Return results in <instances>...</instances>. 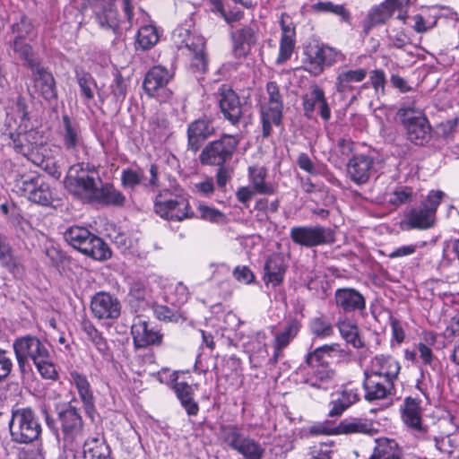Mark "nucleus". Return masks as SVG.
<instances>
[{"label": "nucleus", "mask_w": 459, "mask_h": 459, "mask_svg": "<svg viewBox=\"0 0 459 459\" xmlns=\"http://www.w3.org/2000/svg\"><path fill=\"white\" fill-rule=\"evenodd\" d=\"M78 85L84 98L91 100L94 98V89L97 87L96 82L90 74L82 73L76 75Z\"/></svg>", "instance_id": "5fc2aeb1"}, {"label": "nucleus", "mask_w": 459, "mask_h": 459, "mask_svg": "<svg viewBox=\"0 0 459 459\" xmlns=\"http://www.w3.org/2000/svg\"><path fill=\"white\" fill-rule=\"evenodd\" d=\"M367 74V70L364 68L341 71L335 80V89L337 92L343 97L351 95V100H356L357 95L353 94L356 90L354 84L364 81Z\"/></svg>", "instance_id": "cd10ccee"}, {"label": "nucleus", "mask_w": 459, "mask_h": 459, "mask_svg": "<svg viewBox=\"0 0 459 459\" xmlns=\"http://www.w3.org/2000/svg\"><path fill=\"white\" fill-rule=\"evenodd\" d=\"M288 265L283 255L281 254H273L265 261L264 266L263 281L264 284L272 287H277L283 282Z\"/></svg>", "instance_id": "a878e982"}, {"label": "nucleus", "mask_w": 459, "mask_h": 459, "mask_svg": "<svg viewBox=\"0 0 459 459\" xmlns=\"http://www.w3.org/2000/svg\"><path fill=\"white\" fill-rule=\"evenodd\" d=\"M100 183L101 178L97 168L83 162L72 165L65 178V186L67 191L85 202H92V197Z\"/></svg>", "instance_id": "f03ea898"}, {"label": "nucleus", "mask_w": 459, "mask_h": 459, "mask_svg": "<svg viewBox=\"0 0 459 459\" xmlns=\"http://www.w3.org/2000/svg\"><path fill=\"white\" fill-rule=\"evenodd\" d=\"M232 51L236 57L244 58L251 51L252 47L256 42L255 30L246 26L231 33Z\"/></svg>", "instance_id": "c756f323"}, {"label": "nucleus", "mask_w": 459, "mask_h": 459, "mask_svg": "<svg viewBox=\"0 0 459 459\" xmlns=\"http://www.w3.org/2000/svg\"><path fill=\"white\" fill-rule=\"evenodd\" d=\"M445 193L431 190L419 207L411 208L404 217L403 224L406 230H428L435 225L436 213Z\"/></svg>", "instance_id": "39448f33"}, {"label": "nucleus", "mask_w": 459, "mask_h": 459, "mask_svg": "<svg viewBox=\"0 0 459 459\" xmlns=\"http://www.w3.org/2000/svg\"><path fill=\"white\" fill-rule=\"evenodd\" d=\"M290 235L293 242L307 247L330 244L334 240L333 231L322 226L293 227Z\"/></svg>", "instance_id": "dca6fc26"}, {"label": "nucleus", "mask_w": 459, "mask_h": 459, "mask_svg": "<svg viewBox=\"0 0 459 459\" xmlns=\"http://www.w3.org/2000/svg\"><path fill=\"white\" fill-rule=\"evenodd\" d=\"M337 326L342 337L355 348L363 346V342L359 338V329L355 323L348 318L340 319Z\"/></svg>", "instance_id": "c03bdc74"}, {"label": "nucleus", "mask_w": 459, "mask_h": 459, "mask_svg": "<svg viewBox=\"0 0 459 459\" xmlns=\"http://www.w3.org/2000/svg\"><path fill=\"white\" fill-rule=\"evenodd\" d=\"M310 330L314 335L319 338L329 337L333 333L332 324L324 317L313 318L310 322Z\"/></svg>", "instance_id": "864d4df0"}, {"label": "nucleus", "mask_w": 459, "mask_h": 459, "mask_svg": "<svg viewBox=\"0 0 459 459\" xmlns=\"http://www.w3.org/2000/svg\"><path fill=\"white\" fill-rule=\"evenodd\" d=\"M26 108L25 100L19 97L16 102V109L21 122L15 132H10L13 148L18 153L27 157L28 160L48 173L56 175L57 169L55 161L53 159L44 156V152L47 151L46 137L38 129H28L30 118Z\"/></svg>", "instance_id": "f257e3e1"}, {"label": "nucleus", "mask_w": 459, "mask_h": 459, "mask_svg": "<svg viewBox=\"0 0 459 459\" xmlns=\"http://www.w3.org/2000/svg\"><path fill=\"white\" fill-rule=\"evenodd\" d=\"M300 322L297 319L290 320L284 328L274 334L273 349L274 352L273 359L277 362L278 359L281 356V351L285 349L290 342L297 336L300 329Z\"/></svg>", "instance_id": "2f4dec72"}, {"label": "nucleus", "mask_w": 459, "mask_h": 459, "mask_svg": "<svg viewBox=\"0 0 459 459\" xmlns=\"http://www.w3.org/2000/svg\"><path fill=\"white\" fill-rule=\"evenodd\" d=\"M400 369V364L394 358L390 355L377 354L371 359L364 375L394 381Z\"/></svg>", "instance_id": "4be33fe9"}, {"label": "nucleus", "mask_w": 459, "mask_h": 459, "mask_svg": "<svg viewBox=\"0 0 459 459\" xmlns=\"http://www.w3.org/2000/svg\"><path fill=\"white\" fill-rule=\"evenodd\" d=\"M199 218L210 222H220L225 218L224 214L218 209L208 206L204 204H199L197 206Z\"/></svg>", "instance_id": "13d9d810"}, {"label": "nucleus", "mask_w": 459, "mask_h": 459, "mask_svg": "<svg viewBox=\"0 0 459 459\" xmlns=\"http://www.w3.org/2000/svg\"><path fill=\"white\" fill-rule=\"evenodd\" d=\"M174 390L187 413L189 415H195L198 412V405L193 400L191 385L185 382H178L174 385Z\"/></svg>", "instance_id": "37998d69"}, {"label": "nucleus", "mask_w": 459, "mask_h": 459, "mask_svg": "<svg viewBox=\"0 0 459 459\" xmlns=\"http://www.w3.org/2000/svg\"><path fill=\"white\" fill-rule=\"evenodd\" d=\"M335 376V372L333 369L323 367L316 369L313 376L307 379V382L315 387L327 389L328 384H330Z\"/></svg>", "instance_id": "3c124183"}, {"label": "nucleus", "mask_w": 459, "mask_h": 459, "mask_svg": "<svg viewBox=\"0 0 459 459\" xmlns=\"http://www.w3.org/2000/svg\"><path fill=\"white\" fill-rule=\"evenodd\" d=\"M173 38L179 49L186 48L193 55V65L196 70L204 72L207 67L204 54V38L200 35H194L188 30L183 28L176 30Z\"/></svg>", "instance_id": "2eb2a0df"}, {"label": "nucleus", "mask_w": 459, "mask_h": 459, "mask_svg": "<svg viewBox=\"0 0 459 459\" xmlns=\"http://www.w3.org/2000/svg\"><path fill=\"white\" fill-rule=\"evenodd\" d=\"M266 92L267 98L264 102L283 105V99L280 91V87L275 82H269L266 84Z\"/></svg>", "instance_id": "680f3d73"}, {"label": "nucleus", "mask_w": 459, "mask_h": 459, "mask_svg": "<svg viewBox=\"0 0 459 459\" xmlns=\"http://www.w3.org/2000/svg\"><path fill=\"white\" fill-rule=\"evenodd\" d=\"M288 16L285 13L281 15L280 24L281 29V35L280 39L279 54L276 57L275 64L281 65L287 62L295 48L296 44V30L292 22H287Z\"/></svg>", "instance_id": "5701e85b"}, {"label": "nucleus", "mask_w": 459, "mask_h": 459, "mask_svg": "<svg viewBox=\"0 0 459 459\" xmlns=\"http://www.w3.org/2000/svg\"><path fill=\"white\" fill-rule=\"evenodd\" d=\"M217 101L224 118L231 125L237 126L247 111V104L228 84H221L216 93Z\"/></svg>", "instance_id": "4468645a"}, {"label": "nucleus", "mask_w": 459, "mask_h": 459, "mask_svg": "<svg viewBox=\"0 0 459 459\" xmlns=\"http://www.w3.org/2000/svg\"><path fill=\"white\" fill-rule=\"evenodd\" d=\"M112 98L115 102H122L126 96L127 87L125 79L120 74H116L113 83L110 85Z\"/></svg>", "instance_id": "bf43d9fd"}, {"label": "nucleus", "mask_w": 459, "mask_h": 459, "mask_svg": "<svg viewBox=\"0 0 459 459\" xmlns=\"http://www.w3.org/2000/svg\"><path fill=\"white\" fill-rule=\"evenodd\" d=\"M96 21L100 26L105 30H111L116 32L119 28L117 13L111 8L105 9L101 13H97Z\"/></svg>", "instance_id": "603ef678"}, {"label": "nucleus", "mask_w": 459, "mask_h": 459, "mask_svg": "<svg viewBox=\"0 0 459 459\" xmlns=\"http://www.w3.org/2000/svg\"><path fill=\"white\" fill-rule=\"evenodd\" d=\"M303 109L305 116L311 117L316 108H318L319 114L325 121L331 117V110L325 98L324 91L317 85H313L308 92L303 96Z\"/></svg>", "instance_id": "b1692460"}, {"label": "nucleus", "mask_w": 459, "mask_h": 459, "mask_svg": "<svg viewBox=\"0 0 459 459\" xmlns=\"http://www.w3.org/2000/svg\"><path fill=\"white\" fill-rule=\"evenodd\" d=\"M365 399L368 402L386 399L394 390V381L364 375Z\"/></svg>", "instance_id": "c85d7f7f"}, {"label": "nucleus", "mask_w": 459, "mask_h": 459, "mask_svg": "<svg viewBox=\"0 0 459 459\" xmlns=\"http://www.w3.org/2000/svg\"><path fill=\"white\" fill-rule=\"evenodd\" d=\"M397 116L411 142L421 145L429 139L431 127L421 109L404 106L398 110Z\"/></svg>", "instance_id": "6e6552de"}, {"label": "nucleus", "mask_w": 459, "mask_h": 459, "mask_svg": "<svg viewBox=\"0 0 459 459\" xmlns=\"http://www.w3.org/2000/svg\"><path fill=\"white\" fill-rule=\"evenodd\" d=\"M283 105L264 102L261 105V119L263 125V135L271 134L272 126H279L282 118Z\"/></svg>", "instance_id": "72a5a7b5"}, {"label": "nucleus", "mask_w": 459, "mask_h": 459, "mask_svg": "<svg viewBox=\"0 0 459 459\" xmlns=\"http://www.w3.org/2000/svg\"><path fill=\"white\" fill-rule=\"evenodd\" d=\"M342 352V350L338 343L323 345L309 352L306 357V362L311 368H315L317 365L323 366L328 363V359L341 355Z\"/></svg>", "instance_id": "4c0bfd02"}, {"label": "nucleus", "mask_w": 459, "mask_h": 459, "mask_svg": "<svg viewBox=\"0 0 459 459\" xmlns=\"http://www.w3.org/2000/svg\"><path fill=\"white\" fill-rule=\"evenodd\" d=\"M215 134L212 122L207 118H199L189 124L187 127L188 148L196 152L203 143Z\"/></svg>", "instance_id": "393cba45"}, {"label": "nucleus", "mask_w": 459, "mask_h": 459, "mask_svg": "<svg viewBox=\"0 0 459 459\" xmlns=\"http://www.w3.org/2000/svg\"><path fill=\"white\" fill-rule=\"evenodd\" d=\"M403 420L420 435L426 432V428L421 423L420 408L414 399L407 398L405 400L403 409Z\"/></svg>", "instance_id": "f704fd0d"}, {"label": "nucleus", "mask_w": 459, "mask_h": 459, "mask_svg": "<svg viewBox=\"0 0 459 459\" xmlns=\"http://www.w3.org/2000/svg\"><path fill=\"white\" fill-rule=\"evenodd\" d=\"M232 273L238 281L244 283V284H250L255 281V274L246 265L237 266L233 270Z\"/></svg>", "instance_id": "e2e57ef3"}, {"label": "nucleus", "mask_w": 459, "mask_h": 459, "mask_svg": "<svg viewBox=\"0 0 459 459\" xmlns=\"http://www.w3.org/2000/svg\"><path fill=\"white\" fill-rule=\"evenodd\" d=\"M91 311L99 320H113L119 317L121 304L117 298L108 292H98L91 300Z\"/></svg>", "instance_id": "412c9836"}, {"label": "nucleus", "mask_w": 459, "mask_h": 459, "mask_svg": "<svg viewBox=\"0 0 459 459\" xmlns=\"http://www.w3.org/2000/svg\"><path fill=\"white\" fill-rule=\"evenodd\" d=\"M160 35L157 28L152 24L142 26L137 34V44L143 49H150L157 44Z\"/></svg>", "instance_id": "49530a36"}, {"label": "nucleus", "mask_w": 459, "mask_h": 459, "mask_svg": "<svg viewBox=\"0 0 459 459\" xmlns=\"http://www.w3.org/2000/svg\"><path fill=\"white\" fill-rule=\"evenodd\" d=\"M169 122L165 116L156 113L148 120L147 132L153 139L160 140L168 134Z\"/></svg>", "instance_id": "de8ad7c7"}, {"label": "nucleus", "mask_w": 459, "mask_h": 459, "mask_svg": "<svg viewBox=\"0 0 459 459\" xmlns=\"http://www.w3.org/2000/svg\"><path fill=\"white\" fill-rule=\"evenodd\" d=\"M70 381L75 385L80 398L87 408L93 406V394L87 377L74 370L70 372Z\"/></svg>", "instance_id": "79ce46f5"}, {"label": "nucleus", "mask_w": 459, "mask_h": 459, "mask_svg": "<svg viewBox=\"0 0 459 459\" xmlns=\"http://www.w3.org/2000/svg\"><path fill=\"white\" fill-rule=\"evenodd\" d=\"M34 365L43 378L56 380L58 377V373L52 362L50 352L47 358L41 359Z\"/></svg>", "instance_id": "6e6d98bb"}, {"label": "nucleus", "mask_w": 459, "mask_h": 459, "mask_svg": "<svg viewBox=\"0 0 459 459\" xmlns=\"http://www.w3.org/2000/svg\"><path fill=\"white\" fill-rule=\"evenodd\" d=\"M223 443L244 459H263L265 447L254 438L245 436L237 425L221 428Z\"/></svg>", "instance_id": "0eeeda50"}, {"label": "nucleus", "mask_w": 459, "mask_h": 459, "mask_svg": "<svg viewBox=\"0 0 459 459\" xmlns=\"http://www.w3.org/2000/svg\"><path fill=\"white\" fill-rule=\"evenodd\" d=\"M376 446L368 459H400L401 449L397 442L387 437L375 439Z\"/></svg>", "instance_id": "e433bc0d"}, {"label": "nucleus", "mask_w": 459, "mask_h": 459, "mask_svg": "<svg viewBox=\"0 0 459 459\" xmlns=\"http://www.w3.org/2000/svg\"><path fill=\"white\" fill-rule=\"evenodd\" d=\"M143 175L133 169H126L122 172L121 180L124 186L134 188L142 182Z\"/></svg>", "instance_id": "0e129e2a"}, {"label": "nucleus", "mask_w": 459, "mask_h": 459, "mask_svg": "<svg viewBox=\"0 0 459 459\" xmlns=\"http://www.w3.org/2000/svg\"><path fill=\"white\" fill-rule=\"evenodd\" d=\"M125 201L126 197L120 191L110 184H103L102 181L92 197V202L109 205H123Z\"/></svg>", "instance_id": "58836bf2"}, {"label": "nucleus", "mask_w": 459, "mask_h": 459, "mask_svg": "<svg viewBox=\"0 0 459 459\" xmlns=\"http://www.w3.org/2000/svg\"><path fill=\"white\" fill-rule=\"evenodd\" d=\"M19 188L29 200L36 204L49 205L53 201L52 190L39 176L22 178Z\"/></svg>", "instance_id": "aec40b11"}, {"label": "nucleus", "mask_w": 459, "mask_h": 459, "mask_svg": "<svg viewBox=\"0 0 459 459\" xmlns=\"http://www.w3.org/2000/svg\"><path fill=\"white\" fill-rule=\"evenodd\" d=\"M311 434L314 435H340V434H356L363 433L372 435L374 429L371 423L366 420L352 419L344 420L340 422L336 427H332L326 422L317 423L310 427L309 429Z\"/></svg>", "instance_id": "f3484780"}, {"label": "nucleus", "mask_w": 459, "mask_h": 459, "mask_svg": "<svg viewBox=\"0 0 459 459\" xmlns=\"http://www.w3.org/2000/svg\"><path fill=\"white\" fill-rule=\"evenodd\" d=\"M134 342L136 347L143 348L149 345L160 344L162 341V334L150 324L138 318L131 328Z\"/></svg>", "instance_id": "bb28decb"}, {"label": "nucleus", "mask_w": 459, "mask_h": 459, "mask_svg": "<svg viewBox=\"0 0 459 459\" xmlns=\"http://www.w3.org/2000/svg\"><path fill=\"white\" fill-rule=\"evenodd\" d=\"M13 349L20 371L24 374L29 360L33 364L41 359L48 357L50 352L48 345L33 335H25L15 339L13 342Z\"/></svg>", "instance_id": "9d476101"}, {"label": "nucleus", "mask_w": 459, "mask_h": 459, "mask_svg": "<svg viewBox=\"0 0 459 459\" xmlns=\"http://www.w3.org/2000/svg\"><path fill=\"white\" fill-rule=\"evenodd\" d=\"M267 171L263 167H250L248 169V177L252 184V188L260 195H272L274 193L273 186L265 181Z\"/></svg>", "instance_id": "a19ab883"}, {"label": "nucleus", "mask_w": 459, "mask_h": 459, "mask_svg": "<svg viewBox=\"0 0 459 459\" xmlns=\"http://www.w3.org/2000/svg\"><path fill=\"white\" fill-rule=\"evenodd\" d=\"M414 199L413 192L411 188L399 187L394 191L389 202L394 205H401L412 202Z\"/></svg>", "instance_id": "052dcab7"}, {"label": "nucleus", "mask_w": 459, "mask_h": 459, "mask_svg": "<svg viewBox=\"0 0 459 459\" xmlns=\"http://www.w3.org/2000/svg\"><path fill=\"white\" fill-rule=\"evenodd\" d=\"M389 2H381L373 5L362 21V29L365 34L376 26L385 24L393 15L394 11L388 6Z\"/></svg>", "instance_id": "7c9ffc66"}, {"label": "nucleus", "mask_w": 459, "mask_h": 459, "mask_svg": "<svg viewBox=\"0 0 459 459\" xmlns=\"http://www.w3.org/2000/svg\"><path fill=\"white\" fill-rule=\"evenodd\" d=\"M82 329L84 333L87 334L88 338L91 340L92 344L95 346L97 351L105 358L109 355V348L107 343V341L104 339L102 334L98 331V329L89 322H85L83 324Z\"/></svg>", "instance_id": "09e8293b"}, {"label": "nucleus", "mask_w": 459, "mask_h": 459, "mask_svg": "<svg viewBox=\"0 0 459 459\" xmlns=\"http://www.w3.org/2000/svg\"><path fill=\"white\" fill-rule=\"evenodd\" d=\"M346 173L354 184L364 185L377 173L375 159L368 154H354L347 162Z\"/></svg>", "instance_id": "a211bd4d"}, {"label": "nucleus", "mask_w": 459, "mask_h": 459, "mask_svg": "<svg viewBox=\"0 0 459 459\" xmlns=\"http://www.w3.org/2000/svg\"><path fill=\"white\" fill-rule=\"evenodd\" d=\"M312 9L316 13H330L335 14L345 22L351 21V13L343 4H335L331 1H319L312 5Z\"/></svg>", "instance_id": "8fccbe9b"}, {"label": "nucleus", "mask_w": 459, "mask_h": 459, "mask_svg": "<svg viewBox=\"0 0 459 459\" xmlns=\"http://www.w3.org/2000/svg\"><path fill=\"white\" fill-rule=\"evenodd\" d=\"M339 399L343 402L348 408L353 403H357L359 400V392L358 388L346 385L343 387L342 391L340 394Z\"/></svg>", "instance_id": "69168bd1"}, {"label": "nucleus", "mask_w": 459, "mask_h": 459, "mask_svg": "<svg viewBox=\"0 0 459 459\" xmlns=\"http://www.w3.org/2000/svg\"><path fill=\"white\" fill-rule=\"evenodd\" d=\"M23 35L21 33L15 38L13 43V50L18 53L20 57L25 61L26 65L34 71L40 66L39 63L34 57L32 48L26 43H23Z\"/></svg>", "instance_id": "a18cd8bd"}, {"label": "nucleus", "mask_w": 459, "mask_h": 459, "mask_svg": "<svg viewBox=\"0 0 459 459\" xmlns=\"http://www.w3.org/2000/svg\"><path fill=\"white\" fill-rule=\"evenodd\" d=\"M58 420L63 433L64 446L76 450L83 438V423L81 415L74 407H68L58 413Z\"/></svg>", "instance_id": "9b49d317"}, {"label": "nucleus", "mask_w": 459, "mask_h": 459, "mask_svg": "<svg viewBox=\"0 0 459 459\" xmlns=\"http://www.w3.org/2000/svg\"><path fill=\"white\" fill-rule=\"evenodd\" d=\"M152 310L155 316L159 320L167 322H178L182 319V315L177 309H171L166 306L155 304L152 306Z\"/></svg>", "instance_id": "4d7b16f0"}, {"label": "nucleus", "mask_w": 459, "mask_h": 459, "mask_svg": "<svg viewBox=\"0 0 459 459\" xmlns=\"http://www.w3.org/2000/svg\"><path fill=\"white\" fill-rule=\"evenodd\" d=\"M60 137L63 148L74 158L80 160L86 154L82 128L81 125L67 115L62 117Z\"/></svg>", "instance_id": "f8f14e48"}, {"label": "nucleus", "mask_w": 459, "mask_h": 459, "mask_svg": "<svg viewBox=\"0 0 459 459\" xmlns=\"http://www.w3.org/2000/svg\"><path fill=\"white\" fill-rule=\"evenodd\" d=\"M10 435L17 444H30L39 438L42 428L36 412L30 407L13 410L9 422Z\"/></svg>", "instance_id": "7ed1b4c3"}, {"label": "nucleus", "mask_w": 459, "mask_h": 459, "mask_svg": "<svg viewBox=\"0 0 459 459\" xmlns=\"http://www.w3.org/2000/svg\"><path fill=\"white\" fill-rule=\"evenodd\" d=\"M241 137L239 134H222L218 140L208 143L199 155L201 164L223 166L235 153Z\"/></svg>", "instance_id": "423d86ee"}, {"label": "nucleus", "mask_w": 459, "mask_h": 459, "mask_svg": "<svg viewBox=\"0 0 459 459\" xmlns=\"http://www.w3.org/2000/svg\"><path fill=\"white\" fill-rule=\"evenodd\" d=\"M332 454V446L328 444H319L314 446L309 453L307 459H330Z\"/></svg>", "instance_id": "338daca9"}, {"label": "nucleus", "mask_w": 459, "mask_h": 459, "mask_svg": "<svg viewBox=\"0 0 459 459\" xmlns=\"http://www.w3.org/2000/svg\"><path fill=\"white\" fill-rule=\"evenodd\" d=\"M305 55L307 69L314 75L320 74L325 66L333 65L341 56L336 49L328 46L309 48Z\"/></svg>", "instance_id": "6ab92c4d"}, {"label": "nucleus", "mask_w": 459, "mask_h": 459, "mask_svg": "<svg viewBox=\"0 0 459 459\" xmlns=\"http://www.w3.org/2000/svg\"><path fill=\"white\" fill-rule=\"evenodd\" d=\"M169 191L160 192L154 201V212L161 218L182 221L195 216L188 199L183 195H171L168 197Z\"/></svg>", "instance_id": "1a4fd4ad"}, {"label": "nucleus", "mask_w": 459, "mask_h": 459, "mask_svg": "<svg viewBox=\"0 0 459 459\" xmlns=\"http://www.w3.org/2000/svg\"><path fill=\"white\" fill-rule=\"evenodd\" d=\"M174 74L162 65H155L145 74L143 90L150 97L163 102L169 100L172 91L168 88Z\"/></svg>", "instance_id": "ddd939ff"}, {"label": "nucleus", "mask_w": 459, "mask_h": 459, "mask_svg": "<svg viewBox=\"0 0 459 459\" xmlns=\"http://www.w3.org/2000/svg\"><path fill=\"white\" fill-rule=\"evenodd\" d=\"M37 76V86L39 88L42 97L46 100H56L57 96L56 82L53 75L46 71L41 65L32 71Z\"/></svg>", "instance_id": "ea45409f"}, {"label": "nucleus", "mask_w": 459, "mask_h": 459, "mask_svg": "<svg viewBox=\"0 0 459 459\" xmlns=\"http://www.w3.org/2000/svg\"><path fill=\"white\" fill-rule=\"evenodd\" d=\"M64 238L72 247L96 260L101 261L110 257V251L106 243L84 227H70L65 231Z\"/></svg>", "instance_id": "20e7f679"}, {"label": "nucleus", "mask_w": 459, "mask_h": 459, "mask_svg": "<svg viewBox=\"0 0 459 459\" xmlns=\"http://www.w3.org/2000/svg\"><path fill=\"white\" fill-rule=\"evenodd\" d=\"M85 459H112L111 450L103 437H89L83 442Z\"/></svg>", "instance_id": "c9c22d12"}, {"label": "nucleus", "mask_w": 459, "mask_h": 459, "mask_svg": "<svg viewBox=\"0 0 459 459\" xmlns=\"http://www.w3.org/2000/svg\"><path fill=\"white\" fill-rule=\"evenodd\" d=\"M370 82L376 92H384L385 84V74L382 70H373L370 73Z\"/></svg>", "instance_id": "774afa93"}, {"label": "nucleus", "mask_w": 459, "mask_h": 459, "mask_svg": "<svg viewBox=\"0 0 459 459\" xmlns=\"http://www.w3.org/2000/svg\"><path fill=\"white\" fill-rule=\"evenodd\" d=\"M334 298L336 306L345 312L361 310L365 307L364 297L354 289H338Z\"/></svg>", "instance_id": "473e14b6"}]
</instances>
